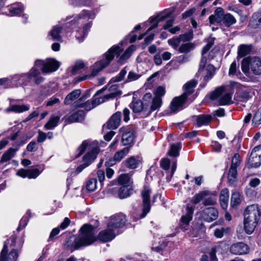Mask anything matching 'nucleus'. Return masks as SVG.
<instances>
[{
  "instance_id": "4d7b16f0",
  "label": "nucleus",
  "mask_w": 261,
  "mask_h": 261,
  "mask_svg": "<svg viewBox=\"0 0 261 261\" xmlns=\"http://www.w3.org/2000/svg\"><path fill=\"white\" fill-rule=\"evenodd\" d=\"M193 32L192 30H190L188 32L184 34H181L179 36L180 41L184 42L189 41L193 39Z\"/></svg>"
},
{
  "instance_id": "72a5a7b5",
  "label": "nucleus",
  "mask_w": 261,
  "mask_h": 261,
  "mask_svg": "<svg viewBox=\"0 0 261 261\" xmlns=\"http://www.w3.org/2000/svg\"><path fill=\"white\" fill-rule=\"evenodd\" d=\"M62 28L60 26H54L49 32L48 36L53 40L61 41L62 37L60 35Z\"/></svg>"
},
{
  "instance_id": "c756f323",
  "label": "nucleus",
  "mask_w": 261,
  "mask_h": 261,
  "mask_svg": "<svg viewBox=\"0 0 261 261\" xmlns=\"http://www.w3.org/2000/svg\"><path fill=\"white\" fill-rule=\"evenodd\" d=\"M229 191L227 189H222L220 194V203L222 208L226 210L228 206L229 200Z\"/></svg>"
},
{
  "instance_id": "6e6d98bb",
  "label": "nucleus",
  "mask_w": 261,
  "mask_h": 261,
  "mask_svg": "<svg viewBox=\"0 0 261 261\" xmlns=\"http://www.w3.org/2000/svg\"><path fill=\"white\" fill-rule=\"evenodd\" d=\"M241 202L240 194L238 192H234L231 194V205L234 206L239 204Z\"/></svg>"
},
{
  "instance_id": "473e14b6",
  "label": "nucleus",
  "mask_w": 261,
  "mask_h": 261,
  "mask_svg": "<svg viewBox=\"0 0 261 261\" xmlns=\"http://www.w3.org/2000/svg\"><path fill=\"white\" fill-rule=\"evenodd\" d=\"M30 109L29 105H12L8 107L6 109L7 112H14L15 113H22L28 111Z\"/></svg>"
},
{
  "instance_id": "7ed1b4c3",
  "label": "nucleus",
  "mask_w": 261,
  "mask_h": 261,
  "mask_svg": "<svg viewBox=\"0 0 261 261\" xmlns=\"http://www.w3.org/2000/svg\"><path fill=\"white\" fill-rule=\"evenodd\" d=\"M16 239L15 236H12L5 242L0 254V261H17L18 250L22 247L23 242L20 241L16 245Z\"/></svg>"
},
{
  "instance_id": "c85d7f7f",
  "label": "nucleus",
  "mask_w": 261,
  "mask_h": 261,
  "mask_svg": "<svg viewBox=\"0 0 261 261\" xmlns=\"http://www.w3.org/2000/svg\"><path fill=\"white\" fill-rule=\"evenodd\" d=\"M214 45V42L212 41H210L207 42L206 45H205L202 50V58L199 63V71H202L204 69L205 64L206 63V59L204 56L205 54H206L207 51L210 50V49Z\"/></svg>"
},
{
  "instance_id": "79ce46f5",
  "label": "nucleus",
  "mask_w": 261,
  "mask_h": 261,
  "mask_svg": "<svg viewBox=\"0 0 261 261\" xmlns=\"http://www.w3.org/2000/svg\"><path fill=\"white\" fill-rule=\"evenodd\" d=\"M251 50L250 45L241 44L238 47V58H242L248 55Z\"/></svg>"
},
{
  "instance_id": "5fc2aeb1",
  "label": "nucleus",
  "mask_w": 261,
  "mask_h": 261,
  "mask_svg": "<svg viewBox=\"0 0 261 261\" xmlns=\"http://www.w3.org/2000/svg\"><path fill=\"white\" fill-rule=\"evenodd\" d=\"M241 68L243 72L245 74L249 72L250 68V58H244L241 62Z\"/></svg>"
},
{
  "instance_id": "aec40b11",
  "label": "nucleus",
  "mask_w": 261,
  "mask_h": 261,
  "mask_svg": "<svg viewBox=\"0 0 261 261\" xmlns=\"http://www.w3.org/2000/svg\"><path fill=\"white\" fill-rule=\"evenodd\" d=\"M94 17L95 14L93 12L84 10L82 11L80 14L76 15L70 22L72 24H75L78 22H83L89 19H93Z\"/></svg>"
},
{
  "instance_id": "423d86ee",
  "label": "nucleus",
  "mask_w": 261,
  "mask_h": 261,
  "mask_svg": "<svg viewBox=\"0 0 261 261\" xmlns=\"http://www.w3.org/2000/svg\"><path fill=\"white\" fill-rule=\"evenodd\" d=\"M106 89V87H103L102 89L97 91L91 100L85 101L90 95V90L87 91L86 93L82 97L74 103V107L76 108H84L87 111L91 110L105 101L104 98H101V97H98V96L103 93Z\"/></svg>"
},
{
  "instance_id": "2f4dec72",
  "label": "nucleus",
  "mask_w": 261,
  "mask_h": 261,
  "mask_svg": "<svg viewBox=\"0 0 261 261\" xmlns=\"http://www.w3.org/2000/svg\"><path fill=\"white\" fill-rule=\"evenodd\" d=\"M196 124L198 126L207 125L212 120V117L210 115L202 114L195 116Z\"/></svg>"
},
{
  "instance_id": "7c9ffc66",
  "label": "nucleus",
  "mask_w": 261,
  "mask_h": 261,
  "mask_svg": "<svg viewBox=\"0 0 261 261\" xmlns=\"http://www.w3.org/2000/svg\"><path fill=\"white\" fill-rule=\"evenodd\" d=\"M92 27V21L86 23L83 27L82 31H77L76 33V38L79 42H82L85 38L87 36L88 31Z\"/></svg>"
},
{
  "instance_id": "58836bf2",
  "label": "nucleus",
  "mask_w": 261,
  "mask_h": 261,
  "mask_svg": "<svg viewBox=\"0 0 261 261\" xmlns=\"http://www.w3.org/2000/svg\"><path fill=\"white\" fill-rule=\"evenodd\" d=\"M133 193V189L130 186H123L119 190L118 195L121 199L129 196Z\"/></svg>"
},
{
  "instance_id": "774afa93",
  "label": "nucleus",
  "mask_w": 261,
  "mask_h": 261,
  "mask_svg": "<svg viewBox=\"0 0 261 261\" xmlns=\"http://www.w3.org/2000/svg\"><path fill=\"white\" fill-rule=\"evenodd\" d=\"M240 163V155L238 153H235L232 159L230 167L237 168Z\"/></svg>"
},
{
  "instance_id": "20e7f679",
  "label": "nucleus",
  "mask_w": 261,
  "mask_h": 261,
  "mask_svg": "<svg viewBox=\"0 0 261 261\" xmlns=\"http://www.w3.org/2000/svg\"><path fill=\"white\" fill-rule=\"evenodd\" d=\"M261 212L257 205L248 206L244 212V229L248 233H252L260 220Z\"/></svg>"
},
{
  "instance_id": "37998d69",
  "label": "nucleus",
  "mask_w": 261,
  "mask_h": 261,
  "mask_svg": "<svg viewBox=\"0 0 261 261\" xmlns=\"http://www.w3.org/2000/svg\"><path fill=\"white\" fill-rule=\"evenodd\" d=\"M60 117L58 116H52L49 120L45 124L44 128L47 129H53L58 125Z\"/></svg>"
},
{
  "instance_id": "393cba45",
  "label": "nucleus",
  "mask_w": 261,
  "mask_h": 261,
  "mask_svg": "<svg viewBox=\"0 0 261 261\" xmlns=\"http://www.w3.org/2000/svg\"><path fill=\"white\" fill-rule=\"evenodd\" d=\"M85 115V113L83 110H77L66 119L65 122L71 123L82 121L84 119Z\"/></svg>"
},
{
  "instance_id": "8fccbe9b",
  "label": "nucleus",
  "mask_w": 261,
  "mask_h": 261,
  "mask_svg": "<svg viewBox=\"0 0 261 261\" xmlns=\"http://www.w3.org/2000/svg\"><path fill=\"white\" fill-rule=\"evenodd\" d=\"M135 47L134 45H131L126 49L124 53L121 55L118 61L120 63L123 62L125 60L128 59L131 56L133 51L134 50Z\"/></svg>"
},
{
  "instance_id": "603ef678",
  "label": "nucleus",
  "mask_w": 261,
  "mask_h": 261,
  "mask_svg": "<svg viewBox=\"0 0 261 261\" xmlns=\"http://www.w3.org/2000/svg\"><path fill=\"white\" fill-rule=\"evenodd\" d=\"M206 74L204 76V80L206 82L211 79L215 73L216 68L211 64L207 65L206 68Z\"/></svg>"
},
{
  "instance_id": "bb28decb",
  "label": "nucleus",
  "mask_w": 261,
  "mask_h": 261,
  "mask_svg": "<svg viewBox=\"0 0 261 261\" xmlns=\"http://www.w3.org/2000/svg\"><path fill=\"white\" fill-rule=\"evenodd\" d=\"M214 45V42L212 41H210L207 42L206 45H205L202 50V58L199 63V71H202L204 69L205 64L206 63V59L204 56L205 54H206L207 51L210 50V49Z\"/></svg>"
},
{
  "instance_id": "09e8293b",
  "label": "nucleus",
  "mask_w": 261,
  "mask_h": 261,
  "mask_svg": "<svg viewBox=\"0 0 261 261\" xmlns=\"http://www.w3.org/2000/svg\"><path fill=\"white\" fill-rule=\"evenodd\" d=\"M162 105V99L154 97L152 100L151 105L149 106V110H150V113L156 110H158Z\"/></svg>"
},
{
  "instance_id": "f257e3e1",
  "label": "nucleus",
  "mask_w": 261,
  "mask_h": 261,
  "mask_svg": "<svg viewBox=\"0 0 261 261\" xmlns=\"http://www.w3.org/2000/svg\"><path fill=\"white\" fill-rule=\"evenodd\" d=\"M81 234L79 236L72 235L66 239L64 248L71 252L82 247L89 246L97 240L102 243L110 242L116 237L115 232L111 227L100 231L97 236L95 228L92 225L85 224L80 228Z\"/></svg>"
},
{
  "instance_id": "cd10ccee",
  "label": "nucleus",
  "mask_w": 261,
  "mask_h": 261,
  "mask_svg": "<svg viewBox=\"0 0 261 261\" xmlns=\"http://www.w3.org/2000/svg\"><path fill=\"white\" fill-rule=\"evenodd\" d=\"M214 45V42L212 41H210L207 42L206 45H205L202 50V58L199 63V71H202L204 69L205 64L206 63V59L204 56L205 54H206L207 51L210 50V49Z\"/></svg>"
},
{
  "instance_id": "49530a36",
  "label": "nucleus",
  "mask_w": 261,
  "mask_h": 261,
  "mask_svg": "<svg viewBox=\"0 0 261 261\" xmlns=\"http://www.w3.org/2000/svg\"><path fill=\"white\" fill-rule=\"evenodd\" d=\"M261 24V13H254L250 21V25L256 28Z\"/></svg>"
},
{
  "instance_id": "052dcab7",
  "label": "nucleus",
  "mask_w": 261,
  "mask_h": 261,
  "mask_svg": "<svg viewBox=\"0 0 261 261\" xmlns=\"http://www.w3.org/2000/svg\"><path fill=\"white\" fill-rule=\"evenodd\" d=\"M252 122L255 125L261 123V107L256 111L252 119Z\"/></svg>"
},
{
  "instance_id": "e2e57ef3",
  "label": "nucleus",
  "mask_w": 261,
  "mask_h": 261,
  "mask_svg": "<svg viewBox=\"0 0 261 261\" xmlns=\"http://www.w3.org/2000/svg\"><path fill=\"white\" fill-rule=\"evenodd\" d=\"M127 73V71L126 69V67L123 68L119 73V74L115 77L113 78V80L115 82H118L120 81H121L122 80H123L124 76H125L126 74Z\"/></svg>"
},
{
  "instance_id": "680f3d73",
  "label": "nucleus",
  "mask_w": 261,
  "mask_h": 261,
  "mask_svg": "<svg viewBox=\"0 0 261 261\" xmlns=\"http://www.w3.org/2000/svg\"><path fill=\"white\" fill-rule=\"evenodd\" d=\"M165 89L162 86L158 87L155 90L154 94V97L162 99V97L165 94Z\"/></svg>"
},
{
  "instance_id": "a18cd8bd",
  "label": "nucleus",
  "mask_w": 261,
  "mask_h": 261,
  "mask_svg": "<svg viewBox=\"0 0 261 261\" xmlns=\"http://www.w3.org/2000/svg\"><path fill=\"white\" fill-rule=\"evenodd\" d=\"M131 175L129 174H123L120 175L118 179V182L120 185L124 186H130L131 181Z\"/></svg>"
},
{
  "instance_id": "4c0bfd02",
  "label": "nucleus",
  "mask_w": 261,
  "mask_h": 261,
  "mask_svg": "<svg viewBox=\"0 0 261 261\" xmlns=\"http://www.w3.org/2000/svg\"><path fill=\"white\" fill-rule=\"evenodd\" d=\"M237 20L230 13L225 14L223 17L221 25H223L227 27H229L235 24Z\"/></svg>"
},
{
  "instance_id": "338daca9",
  "label": "nucleus",
  "mask_w": 261,
  "mask_h": 261,
  "mask_svg": "<svg viewBox=\"0 0 261 261\" xmlns=\"http://www.w3.org/2000/svg\"><path fill=\"white\" fill-rule=\"evenodd\" d=\"M29 178H36L40 174L38 169H29L28 170Z\"/></svg>"
},
{
  "instance_id": "ea45409f",
  "label": "nucleus",
  "mask_w": 261,
  "mask_h": 261,
  "mask_svg": "<svg viewBox=\"0 0 261 261\" xmlns=\"http://www.w3.org/2000/svg\"><path fill=\"white\" fill-rule=\"evenodd\" d=\"M181 148L180 143L172 144L170 145L168 154L171 157H177L179 155V150Z\"/></svg>"
},
{
  "instance_id": "de8ad7c7",
  "label": "nucleus",
  "mask_w": 261,
  "mask_h": 261,
  "mask_svg": "<svg viewBox=\"0 0 261 261\" xmlns=\"http://www.w3.org/2000/svg\"><path fill=\"white\" fill-rule=\"evenodd\" d=\"M237 168L230 167L228 175H227V180L228 182L230 184H233L237 179Z\"/></svg>"
},
{
  "instance_id": "a878e982",
  "label": "nucleus",
  "mask_w": 261,
  "mask_h": 261,
  "mask_svg": "<svg viewBox=\"0 0 261 261\" xmlns=\"http://www.w3.org/2000/svg\"><path fill=\"white\" fill-rule=\"evenodd\" d=\"M109 93L101 98H104L105 101L111 98H114L122 94L121 90L119 89V85L114 84L112 85L109 89Z\"/></svg>"
},
{
  "instance_id": "6ab92c4d",
  "label": "nucleus",
  "mask_w": 261,
  "mask_h": 261,
  "mask_svg": "<svg viewBox=\"0 0 261 261\" xmlns=\"http://www.w3.org/2000/svg\"><path fill=\"white\" fill-rule=\"evenodd\" d=\"M249 251V248L248 245L242 242L233 244L230 248V252L234 255L245 254Z\"/></svg>"
},
{
  "instance_id": "c03bdc74",
  "label": "nucleus",
  "mask_w": 261,
  "mask_h": 261,
  "mask_svg": "<svg viewBox=\"0 0 261 261\" xmlns=\"http://www.w3.org/2000/svg\"><path fill=\"white\" fill-rule=\"evenodd\" d=\"M195 45L193 43H186L182 44L178 48L179 53L188 54L194 49Z\"/></svg>"
},
{
  "instance_id": "412c9836",
  "label": "nucleus",
  "mask_w": 261,
  "mask_h": 261,
  "mask_svg": "<svg viewBox=\"0 0 261 261\" xmlns=\"http://www.w3.org/2000/svg\"><path fill=\"white\" fill-rule=\"evenodd\" d=\"M11 82L12 85L16 87L28 85L27 73L13 75L11 77Z\"/></svg>"
},
{
  "instance_id": "3c124183",
  "label": "nucleus",
  "mask_w": 261,
  "mask_h": 261,
  "mask_svg": "<svg viewBox=\"0 0 261 261\" xmlns=\"http://www.w3.org/2000/svg\"><path fill=\"white\" fill-rule=\"evenodd\" d=\"M24 6L22 4H19L18 7H13L9 9L11 14L5 13L8 16H16L18 14L21 13L24 10Z\"/></svg>"
},
{
  "instance_id": "6e6552de",
  "label": "nucleus",
  "mask_w": 261,
  "mask_h": 261,
  "mask_svg": "<svg viewBox=\"0 0 261 261\" xmlns=\"http://www.w3.org/2000/svg\"><path fill=\"white\" fill-rule=\"evenodd\" d=\"M204 199L202 204L204 206L214 205L216 203V195L207 190L200 191L196 194L191 199V201L194 204L199 203Z\"/></svg>"
},
{
  "instance_id": "69168bd1",
  "label": "nucleus",
  "mask_w": 261,
  "mask_h": 261,
  "mask_svg": "<svg viewBox=\"0 0 261 261\" xmlns=\"http://www.w3.org/2000/svg\"><path fill=\"white\" fill-rule=\"evenodd\" d=\"M29 218L26 216H24L20 221L19 225L17 228V230L19 231L24 228L27 226Z\"/></svg>"
},
{
  "instance_id": "0eeeda50",
  "label": "nucleus",
  "mask_w": 261,
  "mask_h": 261,
  "mask_svg": "<svg viewBox=\"0 0 261 261\" xmlns=\"http://www.w3.org/2000/svg\"><path fill=\"white\" fill-rule=\"evenodd\" d=\"M87 147L89 151L83 156V161L89 166L96 159L99 152V148L97 146L92 147L91 145L89 144L88 141L85 140L77 149V151L79 152L77 157L81 155Z\"/></svg>"
},
{
  "instance_id": "dca6fc26",
  "label": "nucleus",
  "mask_w": 261,
  "mask_h": 261,
  "mask_svg": "<svg viewBox=\"0 0 261 261\" xmlns=\"http://www.w3.org/2000/svg\"><path fill=\"white\" fill-rule=\"evenodd\" d=\"M218 211L214 207L204 208L201 212V217L205 221L211 222L216 220L218 217Z\"/></svg>"
},
{
  "instance_id": "1a4fd4ad",
  "label": "nucleus",
  "mask_w": 261,
  "mask_h": 261,
  "mask_svg": "<svg viewBox=\"0 0 261 261\" xmlns=\"http://www.w3.org/2000/svg\"><path fill=\"white\" fill-rule=\"evenodd\" d=\"M225 88L223 86L216 88L210 94L212 100H217L220 106L229 105L232 103L231 95L229 93H224Z\"/></svg>"
},
{
  "instance_id": "864d4df0",
  "label": "nucleus",
  "mask_w": 261,
  "mask_h": 261,
  "mask_svg": "<svg viewBox=\"0 0 261 261\" xmlns=\"http://www.w3.org/2000/svg\"><path fill=\"white\" fill-rule=\"evenodd\" d=\"M180 38L178 37H173L168 40V44L174 49L178 50L179 44L180 43Z\"/></svg>"
},
{
  "instance_id": "5701e85b",
  "label": "nucleus",
  "mask_w": 261,
  "mask_h": 261,
  "mask_svg": "<svg viewBox=\"0 0 261 261\" xmlns=\"http://www.w3.org/2000/svg\"><path fill=\"white\" fill-rule=\"evenodd\" d=\"M224 14V11L223 8L221 7L217 8L215 10L214 14L210 16L208 18L210 24H213L217 22L221 24Z\"/></svg>"
},
{
  "instance_id": "2eb2a0df",
  "label": "nucleus",
  "mask_w": 261,
  "mask_h": 261,
  "mask_svg": "<svg viewBox=\"0 0 261 261\" xmlns=\"http://www.w3.org/2000/svg\"><path fill=\"white\" fill-rule=\"evenodd\" d=\"M119 131L122 133L121 142L124 146L131 144L134 139V131L130 127H121Z\"/></svg>"
},
{
  "instance_id": "4be33fe9",
  "label": "nucleus",
  "mask_w": 261,
  "mask_h": 261,
  "mask_svg": "<svg viewBox=\"0 0 261 261\" xmlns=\"http://www.w3.org/2000/svg\"><path fill=\"white\" fill-rule=\"evenodd\" d=\"M60 66V63L53 59L45 60V66L42 69L43 73H48L56 71Z\"/></svg>"
},
{
  "instance_id": "9b49d317",
  "label": "nucleus",
  "mask_w": 261,
  "mask_h": 261,
  "mask_svg": "<svg viewBox=\"0 0 261 261\" xmlns=\"http://www.w3.org/2000/svg\"><path fill=\"white\" fill-rule=\"evenodd\" d=\"M261 165V145L255 147L248 158L247 166L249 168H257Z\"/></svg>"
},
{
  "instance_id": "f03ea898",
  "label": "nucleus",
  "mask_w": 261,
  "mask_h": 261,
  "mask_svg": "<svg viewBox=\"0 0 261 261\" xmlns=\"http://www.w3.org/2000/svg\"><path fill=\"white\" fill-rule=\"evenodd\" d=\"M123 51V49L118 45H114L110 48L105 55V60L96 62L93 66L91 73L82 77H77L76 82H80L86 80L90 77H94L105 67L107 66L112 61L115 56H120Z\"/></svg>"
},
{
  "instance_id": "a211bd4d",
  "label": "nucleus",
  "mask_w": 261,
  "mask_h": 261,
  "mask_svg": "<svg viewBox=\"0 0 261 261\" xmlns=\"http://www.w3.org/2000/svg\"><path fill=\"white\" fill-rule=\"evenodd\" d=\"M142 163V158L138 155L130 156L124 160L122 164L123 165L129 169H135L138 168Z\"/></svg>"
},
{
  "instance_id": "39448f33",
  "label": "nucleus",
  "mask_w": 261,
  "mask_h": 261,
  "mask_svg": "<svg viewBox=\"0 0 261 261\" xmlns=\"http://www.w3.org/2000/svg\"><path fill=\"white\" fill-rule=\"evenodd\" d=\"M197 82L195 80H192L186 83L183 86L184 93L178 97H174L170 105L171 112L175 113L182 109L184 105L187 101V97L194 91Z\"/></svg>"
},
{
  "instance_id": "9d476101",
  "label": "nucleus",
  "mask_w": 261,
  "mask_h": 261,
  "mask_svg": "<svg viewBox=\"0 0 261 261\" xmlns=\"http://www.w3.org/2000/svg\"><path fill=\"white\" fill-rule=\"evenodd\" d=\"M133 112L142 114V116L146 117L150 114L149 106L147 103H144L141 100H133L130 104Z\"/></svg>"
},
{
  "instance_id": "e433bc0d",
  "label": "nucleus",
  "mask_w": 261,
  "mask_h": 261,
  "mask_svg": "<svg viewBox=\"0 0 261 261\" xmlns=\"http://www.w3.org/2000/svg\"><path fill=\"white\" fill-rule=\"evenodd\" d=\"M81 93L80 89H75L69 93L65 97L64 103L65 105H69L73 100L77 98Z\"/></svg>"
},
{
  "instance_id": "f3484780",
  "label": "nucleus",
  "mask_w": 261,
  "mask_h": 261,
  "mask_svg": "<svg viewBox=\"0 0 261 261\" xmlns=\"http://www.w3.org/2000/svg\"><path fill=\"white\" fill-rule=\"evenodd\" d=\"M121 120V113L118 111L111 117L107 124L103 125V127L109 129H116L119 126Z\"/></svg>"
},
{
  "instance_id": "b1692460",
  "label": "nucleus",
  "mask_w": 261,
  "mask_h": 261,
  "mask_svg": "<svg viewBox=\"0 0 261 261\" xmlns=\"http://www.w3.org/2000/svg\"><path fill=\"white\" fill-rule=\"evenodd\" d=\"M250 68L252 73L255 75H261V59L254 57L250 58Z\"/></svg>"
},
{
  "instance_id": "0e129e2a",
  "label": "nucleus",
  "mask_w": 261,
  "mask_h": 261,
  "mask_svg": "<svg viewBox=\"0 0 261 261\" xmlns=\"http://www.w3.org/2000/svg\"><path fill=\"white\" fill-rule=\"evenodd\" d=\"M140 77V75L134 71H130L126 80V82H130L138 80Z\"/></svg>"
},
{
  "instance_id": "f8f14e48",
  "label": "nucleus",
  "mask_w": 261,
  "mask_h": 261,
  "mask_svg": "<svg viewBox=\"0 0 261 261\" xmlns=\"http://www.w3.org/2000/svg\"><path fill=\"white\" fill-rule=\"evenodd\" d=\"M151 192V190L149 188L145 187L141 192V195L143 199V208L142 212L140 215V218H144L150 211L151 206L150 195Z\"/></svg>"
},
{
  "instance_id": "c9c22d12",
  "label": "nucleus",
  "mask_w": 261,
  "mask_h": 261,
  "mask_svg": "<svg viewBox=\"0 0 261 261\" xmlns=\"http://www.w3.org/2000/svg\"><path fill=\"white\" fill-rule=\"evenodd\" d=\"M169 14H167V15L164 16H160L159 15L155 17H150L149 18V21L150 23H152V24L148 29V30L146 31V33H149L153 29L156 28L158 26L159 22L164 20L167 17H169Z\"/></svg>"
},
{
  "instance_id": "bf43d9fd",
  "label": "nucleus",
  "mask_w": 261,
  "mask_h": 261,
  "mask_svg": "<svg viewBox=\"0 0 261 261\" xmlns=\"http://www.w3.org/2000/svg\"><path fill=\"white\" fill-rule=\"evenodd\" d=\"M85 67L84 63L83 61H79L76 62L72 69V73L76 74L79 71L83 69Z\"/></svg>"
},
{
  "instance_id": "4468645a",
  "label": "nucleus",
  "mask_w": 261,
  "mask_h": 261,
  "mask_svg": "<svg viewBox=\"0 0 261 261\" xmlns=\"http://www.w3.org/2000/svg\"><path fill=\"white\" fill-rule=\"evenodd\" d=\"M28 84L32 83L34 85H39L42 83L44 80L41 76L39 70L34 67H32L29 72L27 73Z\"/></svg>"
},
{
  "instance_id": "a19ab883",
  "label": "nucleus",
  "mask_w": 261,
  "mask_h": 261,
  "mask_svg": "<svg viewBox=\"0 0 261 261\" xmlns=\"http://www.w3.org/2000/svg\"><path fill=\"white\" fill-rule=\"evenodd\" d=\"M130 146H127L117 151L114 155V159L118 162H120L129 152Z\"/></svg>"
},
{
  "instance_id": "13d9d810",
  "label": "nucleus",
  "mask_w": 261,
  "mask_h": 261,
  "mask_svg": "<svg viewBox=\"0 0 261 261\" xmlns=\"http://www.w3.org/2000/svg\"><path fill=\"white\" fill-rule=\"evenodd\" d=\"M97 180L96 178L90 179L86 184V189L89 191H93L96 188Z\"/></svg>"
},
{
  "instance_id": "f704fd0d",
  "label": "nucleus",
  "mask_w": 261,
  "mask_h": 261,
  "mask_svg": "<svg viewBox=\"0 0 261 261\" xmlns=\"http://www.w3.org/2000/svg\"><path fill=\"white\" fill-rule=\"evenodd\" d=\"M18 150V148H9L2 155L0 162L3 163L10 160L15 156Z\"/></svg>"
},
{
  "instance_id": "ddd939ff",
  "label": "nucleus",
  "mask_w": 261,
  "mask_h": 261,
  "mask_svg": "<svg viewBox=\"0 0 261 261\" xmlns=\"http://www.w3.org/2000/svg\"><path fill=\"white\" fill-rule=\"evenodd\" d=\"M126 216L122 213H118L110 217L108 226L111 228H121L126 222Z\"/></svg>"
}]
</instances>
